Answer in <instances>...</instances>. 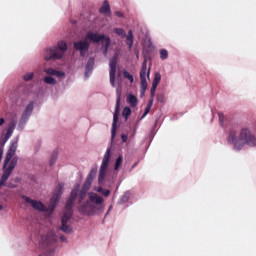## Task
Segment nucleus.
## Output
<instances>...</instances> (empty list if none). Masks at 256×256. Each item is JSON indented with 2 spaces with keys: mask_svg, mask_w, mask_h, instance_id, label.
Instances as JSON below:
<instances>
[{
  "mask_svg": "<svg viewBox=\"0 0 256 256\" xmlns=\"http://www.w3.org/2000/svg\"><path fill=\"white\" fill-rule=\"evenodd\" d=\"M226 141L228 145H232L234 151H242L246 145L256 147V136L249 127L239 128L237 125H232L227 130Z\"/></svg>",
  "mask_w": 256,
  "mask_h": 256,
  "instance_id": "nucleus-1",
  "label": "nucleus"
},
{
  "mask_svg": "<svg viewBox=\"0 0 256 256\" xmlns=\"http://www.w3.org/2000/svg\"><path fill=\"white\" fill-rule=\"evenodd\" d=\"M15 153H17V142H13L6 154L4 165H3V174L0 179V187H3L5 183H7L9 177L17 167V163L19 158L14 157Z\"/></svg>",
  "mask_w": 256,
  "mask_h": 256,
  "instance_id": "nucleus-2",
  "label": "nucleus"
},
{
  "mask_svg": "<svg viewBox=\"0 0 256 256\" xmlns=\"http://www.w3.org/2000/svg\"><path fill=\"white\" fill-rule=\"evenodd\" d=\"M80 186L77 185L70 193V197L68 198L65 206V212L62 216L61 223V231L64 233H73V228H71L67 223L71 217H73V204L75 203V199H77V194L79 193Z\"/></svg>",
  "mask_w": 256,
  "mask_h": 256,
  "instance_id": "nucleus-3",
  "label": "nucleus"
},
{
  "mask_svg": "<svg viewBox=\"0 0 256 256\" xmlns=\"http://www.w3.org/2000/svg\"><path fill=\"white\" fill-rule=\"evenodd\" d=\"M88 201L78 207L81 215H95L99 207H103V197L97 193L88 194Z\"/></svg>",
  "mask_w": 256,
  "mask_h": 256,
  "instance_id": "nucleus-4",
  "label": "nucleus"
},
{
  "mask_svg": "<svg viewBox=\"0 0 256 256\" xmlns=\"http://www.w3.org/2000/svg\"><path fill=\"white\" fill-rule=\"evenodd\" d=\"M66 52L67 42L59 41L57 46H53L45 50L44 59L45 61H51V59H61Z\"/></svg>",
  "mask_w": 256,
  "mask_h": 256,
  "instance_id": "nucleus-5",
  "label": "nucleus"
},
{
  "mask_svg": "<svg viewBox=\"0 0 256 256\" xmlns=\"http://www.w3.org/2000/svg\"><path fill=\"white\" fill-rule=\"evenodd\" d=\"M111 161V148H107L102 164L99 170L98 183L99 185H103L105 183V177L107 176V169H109V162Z\"/></svg>",
  "mask_w": 256,
  "mask_h": 256,
  "instance_id": "nucleus-6",
  "label": "nucleus"
},
{
  "mask_svg": "<svg viewBox=\"0 0 256 256\" xmlns=\"http://www.w3.org/2000/svg\"><path fill=\"white\" fill-rule=\"evenodd\" d=\"M140 89L141 97H143L147 91V59L143 61L140 71Z\"/></svg>",
  "mask_w": 256,
  "mask_h": 256,
  "instance_id": "nucleus-7",
  "label": "nucleus"
},
{
  "mask_svg": "<svg viewBox=\"0 0 256 256\" xmlns=\"http://www.w3.org/2000/svg\"><path fill=\"white\" fill-rule=\"evenodd\" d=\"M117 63H118L117 56H114L109 62L110 85H112L113 87H115V79L117 77Z\"/></svg>",
  "mask_w": 256,
  "mask_h": 256,
  "instance_id": "nucleus-8",
  "label": "nucleus"
},
{
  "mask_svg": "<svg viewBox=\"0 0 256 256\" xmlns=\"http://www.w3.org/2000/svg\"><path fill=\"white\" fill-rule=\"evenodd\" d=\"M22 199H24L26 203H30L36 211H46L45 204L41 201L33 200L25 195L22 196Z\"/></svg>",
  "mask_w": 256,
  "mask_h": 256,
  "instance_id": "nucleus-9",
  "label": "nucleus"
},
{
  "mask_svg": "<svg viewBox=\"0 0 256 256\" xmlns=\"http://www.w3.org/2000/svg\"><path fill=\"white\" fill-rule=\"evenodd\" d=\"M95 175H97V169H92L82 186V191L87 192L89 191V189H91V185L93 184V179H95Z\"/></svg>",
  "mask_w": 256,
  "mask_h": 256,
  "instance_id": "nucleus-10",
  "label": "nucleus"
},
{
  "mask_svg": "<svg viewBox=\"0 0 256 256\" xmlns=\"http://www.w3.org/2000/svg\"><path fill=\"white\" fill-rule=\"evenodd\" d=\"M74 49H76V51H80L81 57H85V53L89 51V42L87 41L74 42Z\"/></svg>",
  "mask_w": 256,
  "mask_h": 256,
  "instance_id": "nucleus-11",
  "label": "nucleus"
},
{
  "mask_svg": "<svg viewBox=\"0 0 256 256\" xmlns=\"http://www.w3.org/2000/svg\"><path fill=\"white\" fill-rule=\"evenodd\" d=\"M86 38L89 41H93V43H101V41H105V39H107V37H105V34L99 35V34L94 33L92 31L87 32Z\"/></svg>",
  "mask_w": 256,
  "mask_h": 256,
  "instance_id": "nucleus-12",
  "label": "nucleus"
},
{
  "mask_svg": "<svg viewBox=\"0 0 256 256\" xmlns=\"http://www.w3.org/2000/svg\"><path fill=\"white\" fill-rule=\"evenodd\" d=\"M31 113H33V101H31L25 108L22 114V121H28L29 117H31Z\"/></svg>",
  "mask_w": 256,
  "mask_h": 256,
  "instance_id": "nucleus-13",
  "label": "nucleus"
},
{
  "mask_svg": "<svg viewBox=\"0 0 256 256\" xmlns=\"http://www.w3.org/2000/svg\"><path fill=\"white\" fill-rule=\"evenodd\" d=\"M44 72H45L47 75H52V76H54V77H58L59 79H63V77H65V73H64V72L55 70V69H53V68H46V69L44 70Z\"/></svg>",
  "mask_w": 256,
  "mask_h": 256,
  "instance_id": "nucleus-14",
  "label": "nucleus"
},
{
  "mask_svg": "<svg viewBox=\"0 0 256 256\" xmlns=\"http://www.w3.org/2000/svg\"><path fill=\"white\" fill-rule=\"evenodd\" d=\"M118 121H119V114H114L113 123H112V130H111L112 140L115 139V135L117 133V123H118Z\"/></svg>",
  "mask_w": 256,
  "mask_h": 256,
  "instance_id": "nucleus-15",
  "label": "nucleus"
},
{
  "mask_svg": "<svg viewBox=\"0 0 256 256\" xmlns=\"http://www.w3.org/2000/svg\"><path fill=\"white\" fill-rule=\"evenodd\" d=\"M93 67H95V58H89L85 68L86 77H88L89 73L93 71Z\"/></svg>",
  "mask_w": 256,
  "mask_h": 256,
  "instance_id": "nucleus-16",
  "label": "nucleus"
},
{
  "mask_svg": "<svg viewBox=\"0 0 256 256\" xmlns=\"http://www.w3.org/2000/svg\"><path fill=\"white\" fill-rule=\"evenodd\" d=\"M126 37V45L128 46V49L131 51L133 49V30L128 31V35Z\"/></svg>",
  "mask_w": 256,
  "mask_h": 256,
  "instance_id": "nucleus-17",
  "label": "nucleus"
},
{
  "mask_svg": "<svg viewBox=\"0 0 256 256\" xmlns=\"http://www.w3.org/2000/svg\"><path fill=\"white\" fill-rule=\"evenodd\" d=\"M63 187H65V184L60 183L56 187V191L54 193V196L56 197V201H59L61 199V195H63Z\"/></svg>",
  "mask_w": 256,
  "mask_h": 256,
  "instance_id": "nucleus-18",
  "label": "nucleus"
},
{
  "mask_svg": "<svg viewBox=\"0 0 256 256\" xmlns=\"http://www.w3.org/2000/svg\"><path fill=\"white\" fill-rule=\"evenodd\" d=\"M102 45L104 47L103 53L107 55V53H109V47H111V38L106 37L105 40L102 41Z\"/></svg>",
  "mask_w": 256,
  "mask_h": 256,
  "instance_id": "nucleus-19",
  "label": "nucleus"
},
{
  "mask_svg": "<svg viewBox=\"0 0 256 256\" xmlns=\"http://www.w3.org/2000/svg\"><path fill=\"white\" fill-rule=\"evenodd\" d=\"M111 12V6L109 5V1L105 0L103 2L102 7L99 10V13L105 14V13H110Z\"/></svg>",
  "mask_w": 256,
  "mask_h": 256,
  "instance_id": "nucleus-20",
  "label": "nucleus"
},
{
  "mask_svg": "<svg viewBox=\"0 0 256 256\" xmlns=\"http://www.w3.org/2000/svg\"><path fill=\"white\" fill-rule=\"evenodd\" d=\"M127 103H129L131 107H135L137 105V97L133 94H128Z\"/></svg>",
  "mask_w": 256,
  "mask_h": 256,
  "instance_id": "nucleus-21",
  "label": "nucleus"
},
{
  "mask_svg": "<svg viewBox=\"0 0 256 256\" xmlns=\"http://www.w3.org/2000/svg\"><path fill=\"white\" fill-rule=\"evenodd\" d=\"M123 164V156H119L116 159L115 165H114V171H119V169L121 168V165Z\"/></svg>",
  "mask_w": 256,
  "mask_h": 256,
  "instance_id": "nucleus-22",
  "label": "nucleus"
},
{
  "mask_svg": "<svg viewBox=\"0 0 256 256\" xmlns=\"http://www.w3.org/2000/svg\"><path fill=\"white\" fill-rule=\"evenodd\" d=\"M121 105V94L117 93V99H116V107L114 114L119 115V107Z\"/></svg>",
  "mask_w": 256,
  "mask_h": 256,
  "instance_id": "nucleus-23",
  "label": "nucleus"
},
{
  "mask_svg": "<svg viewBox=\"0 0 256 256\" xmlns=\"http://www.w3.org/2000/svg\"><path fill=\"white\" fill-rule=\"evenodd\" d=\"M44 83H47V85H57V80L51 76H48L44 78Z\"/></svg>",
  "mask_w": 256,
  "mask_h": 256,
  "instance_id": "nucleus-24",
  "label": "nucleus"
},
{
  "mask_svg": "<svg viewBox=\"0 0 256 256\" xmlns=\"http://www.w3.org/2000/svg\"><path fill=\"white\" fill-rule=\"evenodd\" d=\"M123 77H124V79H128V81H130V83L135 82V79L133 78V75H131V73H129L127 70H124Z\"/></svg>",
  "mask_w": 256,
  "mask_h": 256,
  "instance_id": "nucleus-25",
  "label": "nucleus"
},
{
  "mask_svg": "<svg viewBox=\"0 0 256 256\" xmlns=\"http://www.w3.org/2000/svg\"><path fill=\"white\" fill-rule=\"evenodd\" d=\"M114 33L119 35V37L125 38L127 37V33L122 28H115Z\"/></svg>",
  "mask_w": 256,
  "mask_h": 256,
  "instance_id": "nucleus-26",
  "label": "nucleus"
},
{
  "mask_svg": "<svg viewBox=\"0 0 256 256\" xmlns=\"http://www.w3.org/2000/svg\"><path fill=\"white\" fill-rule=\"evenodd\" d=\"M122 115H123V117L125 118V120L127 121V120L129 119V116L131 115V108H129V107L126 106V107L123 109Z\"/></svg>",
  "mask_w": 256,
  "mask_h": 256,
  "instance_id": "nucleus-27",
  "label": "nucleus"
},
{
  "mask_svg": "<svg viewBox=\"0 0 256 256\" xmlns=\"http://www.w3.org/2000/svg\"><path fill=\"white\" fill-rule=\"evenodd\" d=\"M159 83H161V74L159 72H157L154 76L152 85H156L158 87Z\"/></svg>",
  "mask_w": 256,
  "mask_h": 256,
  "instance_id": "nucleus-28",
  "label": "nucleus"
},
{
  "mask_svg": "<svg viewBox=\"0 0 256 256\" xmlns=\"http://www.w3.org/2000/svg\"><path fill=\"white\" fill-rule=\"evenodd\" d=\"M167 57H169V52L166 49L160 50V59H162V61H165Z\"/></svg>",
  "mask_w": 256,
  "mask_h": 256,
  "instance_id": "nucleus-29",
  "label": "nucleus"
},
{
  "mask_svg": "<svg viewBox=\"0 0 256 256\" xmlns=\"http://www.w3.org/2000/svg\"><path fill=\"white\" fill-rule=\"evenodd\" d=\"M85 197H87V191L81 190L78 197L79 203L85 201Z\"/></svg>",
  "mask_w": 256,
  "mask_h": 256,
  "instance_id": "nucleus-30",
  "label": "nucleus"
},
{
  "mask_svg": "<svg viewBox=\"0 0 256 256\" xmlns=\"http://www.w3.org/2000/svg\"><path fill=\"white\" fill-rule=\"evenodd\" d=\"M15 127H17V121H15V119H12L8 124V130L15 131Z\"/></svg>",
  "mask_w": 256,
  "mask_h": 256,
  "instance_id": "nucleus-31",
  "label": "nucleus"
},
{
  "mask_svg": "<svg viewBox=\"0 0 256 256\" xmlns=\"http://www.w3.org/2000/svg\"><path fill=\"white\" fill-rule=\"evenodd\" d=\"M56 161H57V152H54V153H52L50 161H49L50 167H53V165H55Z\"/></svg>",
  "mask_w": 256,
  "mask_h": 256,
  "instance_id": "nucleus-32",
  "label": "nucleus"
},
{
  "mask_svg": "<svg viewBox=\"0 0 256 256\" xmlns=\"http://www.w3.org/2000/svg\"><path fill=\"white\" fill-rule=\"evenodd\" d=\"M99 193H102L104 197H109L111 195V190H105L103 188L98 189Z\"/></svg>",
  "mask_w": 256,
  "mask_h": 256,
  "instance_id": "nucleus-33",
  "label": "nucleus"
},
{
  "mask_svg": "<svg viewBox=\"0 0 256 256\" xmlns=\"http://www.w3.org/2000/svg\"><path fill=\"white\" fill-rule=\"evenodd\" d=\"M157 91V86L155 84H152L151 90H150V97L153 99L155 97V92Z\"/></svg>",
  "mask_w": 256,
  "mask_h": 256,
  "instance_id": "nucleus-34",
  "label": "nucleus"
},
{
  "mask_svg": "<svg viewBox=\"0 0 256 256\" xmlns=\"http://www.w3.org/2000/svg\"><path fill=\"white\" fill-rule=\"evenodd\" d=\"M218 117H219L220 125L221 127H223V123L225 121V115L222 112H220L218 113Z\"/></svg>",
  "mask_w": 256,
  "mask_h": 256,
  "instance_id": "nucleus-35",
  "label": "nucleus"
},
{
  "mask_svg": "<svg viewBox=\"0 0 256 256\" xmlns=\"http://www.w3.org/2000/svg\"><path fill=\"white\" fill-rule=\"evenodd\" d=\"M33 79V73H27L24 75V81H31Z\"/></svg>",
  "mask_w": 256,
  "mask_h": 256,
  "instance_id": "nucleus-36",
  "label": "nucleus"
},
{
  "mask_svg": "<svg viewBox=\"0 0 256 256\" xmlns=\"http://www.w3.org/2000/svg\"><path fill=\"white\" fill-rule=\"evenodd\" d=\"M12 135H13V130L7 129L5 138H6V139H10V137H12Z\"/></svg>",
  "mask_w": 256,
  "mask_h": 256,
  "instance_id": "nucleus-37",
  "label": "nucleus"
},
{
  "mask_svg": "<svg viewBox=\"0 0 256 256\" xmlns=\"http://www.w3.org/2000/svg\"><path fill=\"white\" fill-rule=\"evenodd\" d=\"M150 111H151V108H149L148 106H146L145 111H144V114L142 115V118H143V117H147V115H149Z\"/></svg>",
  "mask_w": 256,
  "mask_h": 256,
  "instance_id": "nucleus-38",
  "label": "nucleus"
},
{
  "mask_svg": "<svg viewBox=\"0 0 256 256\" xmlns=\"http://www.w3.org/2000/svg\"><path fill=\"white\" fill-rule=\"evenodd\" d=\"M121 139H122V143H127L128 137H127L126 134H122V135H121Z\"/></svg>",
  "mask_w": 256,
  "mask_h": 256,
  "instance_id": "nucleus-39",
  "label": "nucleus"
},
{
  "mask_svg": "<svg viewBox=\"0 0 256 256\" xmlns=\"http://www.w3.org/2000/svg\"><path fill=\"white\" fill-rule=\"evenodd\" d=\"M115 15H116V17H119V18L125 17L121 11H116Z\"/></svg>",
  "mask_w": 256,
  "mask_h": 256,
  "instance_id": "nucleus-40",
  "label": "nucleus"
},
{
  "mask_svg": "<svg viewBox=\"0 0 256 256\" xmlns=\"http://www.w3.org/2000/svg\"><path fill=\"white\" fill-rule=\"evenodd\" d=\"M165 97L163 95H158L157 97V101H159V103H163Z\"/></svg>",
  "mask_w": 256,
  "mask_h": 256,
  "instance_id": "nucleus-41",
  "label": "nucleus"
},
{
  "mask_svg": "<svg viewBox=\"0 0 256 256\" xmlns=\"http://www.w3.org/2000/svg\"><path fill=\"white\" fill-rule=\"evenodd\" d=\"M146 107H149L151 109V107H153V98H151L149 101H148V104Z\"/></svg>",
  "mask_w": 256,
  "mask_h": 256,
  "instance_id": "nucleus-42",
  "label": "nucleus"
},
{
  "mask_svg": "<svg viewBox=\"0 0 256 256\" xmlns=\"http://www.w3.org/2000/svg\"><path fill=\"white\" fill-rule=\"evenodd\" d=\"M5 125V118H0V127H3Z\"/></svg>",
  "mask_w": 256,
  "mask_h": 256,
  "instance_id": "nucleus-43",
  "label": "nucleus"
},
{
  "mask_svg": "<svg viewBox=\"0 0 256 256\" xmlns=\"http://www.w3.org/2000/svg\"><path fill=\"white\" fill-rule=\"evenodd\" d=\"M7 187H9V189H15V187H17V186H15L13 184H8Z\"/></svg>",
  "mask_w": 256,
  "mask_h": 256,
  "instance_id": "nucleus-44",
  "label": "nucleus"
},
{
  "mask_svg": "<svg viewBox=\"0 0 256 256\" xmlns=\"http://www.w3.org/2000/svg\"><path fill=\"white\" fill-rule=\"evenodd\" d=\"M138 165V163L136 162L133 166L132 169H135V167Z\"/></svg>",
  "mask_w": 256,
  "mask_h": 256,
  "instance_id": "nucleus-45",
  "label": "nucleus"
},
{
  "mask_svg": "<svg viewBox=\"0 0 256 256\" xmlns=\"http://www.w3.org/2000/svg\"><path fill=\"white\" fill-rule=\"evenodd\" d=\"M150 73H151V70H148L147 77H149Z\"/></svg>",
  "mask_w": 256,
  "mask_h": 256,
  "instance_id": "nucleus-46",
  "label": "nucleus"
},
{
  "mask_svg": "<svg viewBox=\"0 0 256 256\" xmlns=\"http://www.w3.org/2000/svg\"><path fill=\"white\" fill-rule=\"evenodd\" d=\"M65 240H66V238L61 236V241H65Z\"/></svg>",
  "mask_w": 256,
  "mask_h": 256,
  "instance_id": "nucleus-47",
  "label": "nucleus"
},
{
  "mask_svg": "<svg viewBox=\"0 0 256 256\" xmlns=\"http://www.w3.org/2000/svg\"><path fill=\"white\" fill-rule=\"evenodd\" d=\"M0 211H3V206L2 205H0Z\"/></svg>",
  "mask_w": 256,
  "mask_h": 256,
  "instance_id": "nucleus-48",
  "label": "nucleus"
},
{
  "mask_svg": "<svg viewBox=\"0 0 256 256\" xmlns=\"http://www.w3.org/2000/svg\"><path fill=\"white\" fill-rule=\"evenodd\" d=\"M111 209H113V206H110L109 209H108V211H111Z\"/></svg>",
  "mask_w": 256,
  "mask_h": 256,
  "instance_id": "nucleus-49",
  "label": "nucleus"
}]
</instances>
